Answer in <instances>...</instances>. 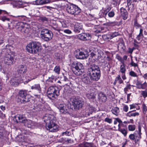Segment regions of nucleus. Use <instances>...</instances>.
I'll return each instance as SVG.
<instances>
[{"label":"nucleus","mask_w":147,"mask_h":147,"mask_svg":"<svg viewBox=\"0 0 147 147\" xmlns=\"http://www.w3.org/2000/svg\"><path fill=\"white\" fill-rule=\"evenodd\" d=\"M18 102L25 104L29 101L27 96V92L25 90H20L18 93Z\"/></svg>","instance_id":"nucleus-8"},{"label":"nucleus","mask_w":147,"mask_h":147,"mask_svg":"<svg viewBox=\"0 0 147 147\" xmlns=\"http://www.w3.org/2000/svg\"><path fill=\"white\" fill-rule=\"evenodd\" d=\"M121 13V16H123V18L124 20L126 19L128 17V13L127 12L126 10L122 7L120 9Z\"/></svg>","instance_id":"nucleus-20"},{"label":"nucleus","mask_w":147,"mask_h":147,"mask_svg":"<svg viewBox=\"0 0 147 147\" xmlns=\"http://www.w3.org/2000/svg\"><path fill=\"white\" fill-rule=\"evenodd\" d=\"M72 70L74 74L77 76L81 75L84 71L82 64L80 62H74L71 64Z\"/></svg>","instance_id":"nucleus-4"},{"label":"nucleus","mask_w":147,"mask_h":147,"mask_svg":"<svg viewBox=\"0 0 147 147\" xmlns=\"http://www.w3.org/2000/svg\"><path fill=\"white\" fill-rule=\"evenodd\" d=\"M63 28H65L67 26V24L66 23V22L65 21H62L60 22Z\"/></svg>","instance_id":"nucleus-52"},{"label":"nucleus","mask_w":147,"mask_h":147,"mask_svg":"<svg viewBox=\"0 0 147 147\" xmlns=\"http://www.w3.org/2000/svg\"><path fill=\"white\" fill-rule=\"evenodd\" d=\"M131 85L130 84H127L125 87L127 89L130 90L131 88Z\"/></svg>","instance_id":"nucleus-64"},{"label":"nucleus","mask_w":147,"mask_h":147,"mask_svg":"<svg viewBox=\"0 0 147 147\" xmlns=\"http://www.w3.org/2000/svg\"><path fill=\"white\" fill-rule=\"evenodd\" d=\"M50 0H36L34 3L35 5H41L49 3Z\"/></svg>","instance_id":"nucleus-19"},{"label":"nucleus","mask_w":147,"mask_h":147,"mask_svg":"<svg viewBox=\"0 0 147 147\" xmlns=\"http://www.w3.org/2000/svg\"><path fill=\"white\" fill-rule=\"evenodd\" d=\"M130 65L134 67H138V65L137 64L134 63L133 61H132L130 63Z\"/></svg>","instance_id":"nucleus-56"},{"label":"nucleus","mask_w":147,"mask_h":147,"mask_svg":"<svg viewBox=\"0 0 147 147\" xmlns=\"http://www.w3.org/2000/svg\"><path fill=\"white\" fill-rule=\"evenodd\" d=\"M120 68V71L122 73H125L126 70L125 65H121Z\"/></svg>","instance_id":"nucleus-40"},{"label":"nucleus","mask_w":147,"mask_h":147,"mask_svg":"<svg viewBox=\"0 0 147 147\" xmlns=\"http://www.w3.org/2000/svg\"><path fill=\"white\" fill-rule=\"evenodd\" d=\"M88 55L86 52H80L78 54L76 55V58L79 59H84L88 57Z\"/></svg>","instance_id":"nucleus-16"},{"label":"nucleus","mask_w":147,"mask_h":147,"mask_svg":"<svg viewBox=\"0 0 147 147\" xmlns=\"http://www.w3.org/2000/svg\"><path fill=\"white\" fill-rule=\"evenodd\" d=\"M40 36L44 40L48 41L51 39L53 34L50 30L47 29H44L41 31Z\"/></svg>","instance_id":"nucleus-7"},{"label":"nucleus","mask_w":147,"mask_h":147,"mask_svg":"<svg viewBox=\"0 0 147 147\" xmlns=\"http://www.w3.org/2000/svg\"><path fill=\"white\" fill-rule=\"evenodd\" d=\"M128 129L130 131H134L136 128V126L134 125H128Z\"/></svg>","instance_id":"nucleus-41"},{"label":"nucleus","mask_w":147,"mask_h":147,"mask_svg":"<svg viewBox=\"0 0 147 147\" xmlns=\"http://www.w3.org/2000/svg\"><path fill=\"white\" fill-rule=\"evenodd\" d=\"M58 108L62 113L66 114L68 113L69 109L65 104H58Z\"/></svg>","instance_id":"nucleus-12"},{"label":"nucleus","mask_w":147,"mask_h":147,"mask_svg":"<svg viewBox=\"0 0 147 147\" xmlns=\"http://www.w3.org/2000/svg\"><path fill=\"white\" fill-rule=\"evenodd\" d=\"M89 111L86 113L85 114V116L87 117L90 115L91 114H92L93 112L94 111V108L92 107H89L88 108Z\"/></svg>","instance_id":"nucleus-32"},{"label":"nucleus","mask_w":147,"mask_h":147,"mask_svg":"<svg viewBox=\"0 0 147 147\" xmlns=\"http://www.w3.org/2000/svg\"><path fill=\"white\" fill-rule=\"evenodd\" d=\"M129 75L133 77H137L138 75L134 71H131L129 72Z\"/></svg>","instance_id":"nucleus-48"},{"label":"nucleus","mask_w":147,"mask_h":147,"mask_svg":"<svg viewBox=\"0 0 147 147\" xmlns=\"http://www.w3.org/2000/svg\"><path fill=\"white\" fill-rule=\"evenodd\" d=\"M27 71L26 67L25 66L21 65L19 66L18 70V73L20 75H22L23 76V74H25Z\"/></svg>","instance_id":"nucleus-18"},{"label":"nucleus","mask_w":147,"mask_h":147,"mask_svg":"<svg viewBox=\"0 0 147 147\" xmlns=\"http://www.w3.org/2000/svg\"><path fill=\"white\" fill-rule=\"evenodd\" d=\"M53 28L54 30L58 31L60 33L63 34L61 31V29H59L58 28H55V27H53Z\"/></svg>","instance_id":"nucleus-60"},{"label":"nucleus","mask_w":147,"mask_h":147,"mask_svg":"<svg viewBox=\"0 0 147 147\" xmlns=\"http://www.w3.org/2000/svg\"><path fill=\"white\" fill-rule=\"evenodd\" d=\"M128 109V107L127 105H125L123 108V110L125 112L127 111Z\"/></svg>","instance_id":"nucleus-61"},{"label":"nucleus","mask_w":147,"mask_h":147,"mask_svg":"<svg viewBox=\"0 0 147 147\" xmlns=\"http://www.w3.org/2000/svg\"><path fill=\"white\" fill-rule=\"evenodd\" d=\"M90 37V34L85 33H82L77 35V38L78 39L84 41L89 39Z\"/></svg>","instance_id":"nucleus-13"},{"label":"nucleus","mask_w":147,"mask_h":147,"mask_svg":"<svg viewBox=\"0 0 147 147\" xmlns=\"http://www.w3.org/2000/svg\"><path fill=\"white\" fill-rule=\"evenodd\" d=\"M40 43L38 42H31L26 46V50L29 53L32 54L38 53L41 49Z\"/></svg>","instance_id":"nucleus-3"},{"label":"nucleus","mask_w":147,"mask_h":147,"mask_svg":"<svg viewBox=\"0 0 147 147\" xmlns=\"http://www.w3.org/2000/svg\"><path fill=\"white\" fill-rule=\"evenodd\" d=\"M128 9H130L131 10L134 9V4H131V3H130L129 5H128Z\"/></svg>","instance_id":"nucleus-57"},{"label":"nucleus","mask_w":147,"mask_h":147,"mask_svg":"<svg viewBox=\"0 0 147 147\" xmlns=\"http://www.w3.org/2000/svg\"><path fill=\"white\" fill-rule=\"evenodd\" d=\"M66 10L68 13L74 16L79 14L81 11L80 9L78 6L73 4L67 5Z\"/></svg>","instance_id":"nucleus-6"},{"label":"nucleus","mask_w":147,"mask_h":147,"mask_svg":"<svg viewBox=\"0 0 147 147\" xmlns=\"http://www.w3.org/2000/svg\"><path fill=\"white\" fill-rule=\"evenodd\" d=\"M70 141V139L69 140L68 139H67L66 138H62L59 140V142L63 144L66 142H69Z\"/></svg>","instance_id":"nucleus-37"},{"label":"nucleus","mask_w":147,"mask_h":147,"mask_svg":"<svg viewBox=\"0 0 147 147\" xmlns=\"http://www.w3.org/2000/svg\"><path fill=\"white\" fill-rule=\"evenodd\" d=\"M55 77L54 76H52L50 77H49V79L47 80V81L53 82L54 81H55Z\"/></svg>","instance_id":"nucleus-43"},{"label":"nucleus","mask_w":147,"mask_h":147,"mask_svg":"<svg viewBox=\"0 0 147 147\" xmlns=\"http://www.w3.org/2000/svg\"><path fill=\"white\" fill-rule=\"evenodd\" d=\"M24 125L28 127V128H33V127L36 125V123L30 120H27L26 119V121L24 123Z\"/></svg>","instance_id":"nucleus-17"},{"label":"nucleus","mask_w":147,"mask_h":147,"mask_svg":"<svg viewBox=\"0 0 147 147\" xmlns=\"http://www.w3.org/2000/svg\"><path fill=\"white\" fill-rule=\"evenodd\" d=\"M110 34H108L107 35H105L102 36V37L103 39L105 40H108L109 39H111L110 38Z\"/></svg>","instance_id":"nucleus-44"},{"label":"nucleus","mask_w":147,"mask_h":147,"mask_svg":"<svg viewBox=\"0 0 147 147\" xmlns=\"http://www.w3.org/2000/svg\"><path fill=\"white\" fill-rule=\"evenodd\" d=\"M118 0H112V4L113 5L114 7H115L117 6L118 3Z\"/></svg>","instance_id":"nucleus-51"},{"label":"nucleus","mask_w":147,"mask_h":147,"mask_svg":"<svg viewBox=\"0 0 147 147\" xmlns=\"http://www.w3.org/2000/svg\"><path fill=\"white\" fill-rule=\"evenodd\" d=\"M5 131L3 130L0 131V138H3L5 136Z\"/></svg>","instance_id":"nucleus-49"},{"label":"nucleus","mask_w":147,"mask_h":147,"mask_svg":"<svg viewBox=\"0 0 147 147\" xmlns=\"http://www.w3.org/2000/svg\"><path fill=\"white\" fill-rule=\"evenodd\" d=\"M124 47V45L123 43H119L118 46V49H123Z\"/></svg>","instance_id":"nucleus-58"},{"label":"nucleus","mask_w":147,"mask_h":147,"mask_svg":"<svg viewBox=\"0 0 147 147\" xmlns=\"http://www.w3.org/2000/svg\"><path fill=\"white\" fill-rule=\"evenodd\" d=\"M101 56L99 52H95V59H99L101 58Z\"/></svg>","instance_id":"nucleus-39"},{"label":"nucleus","mask_w":147,"mask_h":147,"mask_svg":"<svg viewBox=\"0 0 147 147\" xmlns=\"http://www.w3.org/2000/svg\"><path fill=\"white\" fill-rule=\"evenodd\" d=\"M134 134L135 138V142L138 141L141 138V134L138 133V131H135Z\"/></svg>","instance_id":"nucleus-26"},{"label":"nucleus","mask_w":147,"mask_h":147,"mask_svg":"<svg viewBox=\"0 0 147 147\" xmlns=\"http://www.w3.org/2000/svg\"><path fill=\"white\" fill-rule=\"evenodd\" d=\"M108 25L111 26H118V23L117 22H109L108 23Z\"/></svg>","instance_id":"nucleus-42"},{"label":"nucleus","mask_w":147,"mask_h":147,"mask_svg":"<svg viewBox=\"0 0 147 147\" xmlns=\"http://www.w3.org/2000/svg\"><path fill=\"white\" fill-rule=\"evenodd\" d=\"M82 29V24L77 23L74 26V30L75 32L79 33L80 32Z\"/></svg>","instance_id":"nucleus-21"},{"label":"nucleus","mask_w":147,"mask_h":147,"mask_svg":"<svg viewBox=\"0 0 147 147\" xmlns=\"http://www.w3.org/2000/svg\"><path fill=\"white\" fill-rule=\"evenodd\" d=\"M110 39H112L113 38L116 37L119 35V33L118 32H114L111 33L110 34Z\"/></svg>","instance_id":"nucleus-34"},{"label":"nucleus","mask_w":147,"mask_h":147,"mask_svg":"<svg viewBox=\"0 0 147 147\" xmlns=\"http://www.w3.org/2000/svg\"><path fill=\"white\" fill-rule=\"evenodd\" d=\"M136 87L138 89H144L146 87V82H145L142 84L141 81L138 80L136 81Z\"/></svg>","instance_id":"nucleus-14"},{"label":"nucleus","mask_w":147,"mask_h":147,"mask_svg":"<svg viewBox=\"0 0 147 147\" xmlns=\"http://www.w3.org/2000/svg\"><path fill=\"white\" fill-rule=\"evenodd\" d=\"M87 97L89 99H94L95 98V95L93 93H92L90 94L88 93L86 94Z\"/></svg>","instance_id":"nucleus-35"},{"label":"nucleus","mask_w":147,"mask_h":147,"mask_svg":"<svg viewBox=\"0 0 147 147\" xmlns=\"http://www.w3.org/2000/svg\"><path fill=\"white\" fill-rule=\"evenodd\" d=\"M123 125V124L122 123L119 124L118 125V130L123 134L125 136L127 135V132L125 129L122 128L121 127Z\"/></svg>","instance_id":"nucleus-25"},{"label":"nucleus","mask_w":147,"mask_h":147,"mask_svg":"<svg viewBox=\"0 0 147 147\" xmlns=\"http://www.w3.org/2000/svg\"><path fill=\"white\" fill-rule=\"evenodd\" d=\"M47 93L49 98H56L59 95V90L56 86H51L48 88Z\"/></svg>","instance_id":"nucleus-5"},{"label":"nucleus","mask_w":147,"mask_h":147,"mask_svg":"<svg viewBox=\"0 0 147 147\" xmlns=\"http://www.w3.org/2000/svg\"><path fill=\"white\" fill-rule=\"evenodd\" d=\"M70 132L67 131L63 132L62 133V135H65L66 136H69V135Z\"/></svg>","instance_id":"nucleus-59"},{"label":"nucleus","mask_w":147,"mask_h":147,"mask_svg":"<svg viewBox=\"0 0 147 147\" xmlns=\"http://www.w3.org/2000/svg\"><path fill=\"white\" fill-rule=\"evenodd\" d=\"M44 121L46 123V127L47 129L50 132L56 131L58 126L56 124V119L51 115L46 114L43 117Z\"/></svg>","instance_id":"nucleus-2"},{"label":"nucleus","mask_w":147,"mask_h":147,"mask_svg":"<svg viewBox=\"0 0 147 147\" xmlns=\"http://www.w3.org/2000/svg\"><path fill=\"white\" fill-rule=\"evenodd\" d=\"M20 75V78L18 79V82L21 83L24 82V84L27 83L29 81L32 79L28 77H27L25 74H23V76L22 75Z\"/></svg>","instance_id":"nucleus-11"},{"label":"nucleus","mask_w":147,"mask_h":147,"mask_svg":"<svg viewBox=\"0 0 147 147\" xmlns=\"http://www.w3.org/2000/svg\"><path fill=\"white\" fill-rule=\"evenodd\" d=\"M132 111H129L127 114V117H135L136 116H138L139 115V113L138 112H135L134 113H132Z\"/></svg>","instance_id":"nucleus-29"},{"label":"nucleus","mask_w":147,"mask_h":147,"mask_svg":"<svg viewBox=\"0 0 147 147\" xmlns=\"http://www.w3.org/2000/svg\"><path fill=\"white\" fill-rule=\"evenodd\" d=\"M115 81H118V83L119 84H121L123 82V80H122L121 76L120 75H119L116 77L115 78Z\"/></svg>","instance_id":"nucleus-36"},{"label":"nucleus","mask_w":147,"mask_h":147,"mask_svg":"<svg viewBox=\"0 0 147 147\" xmlns=\"http://www.w3.org/2000/svg\"><path fill=\"white\" fill-rule=\"evenodd\" d=\"M54 71L57 74H59L60 71V68L59 66H56L54 68Z\"/></svg>","instance_id":"nucleus-45"},{"label":"nucleus","mask_w":147,"mask_h":147,"mask_svg":"<svg viewBox=\"0 0 147 147\" xmlns=\"http://www.w3.org/2000/svg\"><path fill=\"white\" fill-rule=\"evenodd\" d=\"M31 89L32 90H37L39 93H41V89L39 84H34L31 87Z\"/></svg>","instance_id":"nucleus-24"},{"label":"nucleus","mask_w":147,"mask_h":147,"mask_svg":"<svg viewBox=\"0 0 147 147\" xmlns=\"http://www.w3.org/2000/svg\"><path fill=\"white\" fill-rule=\"evenodd\" d=\"M4 61L5 63L10 65L14 63L15 60L13 56L10 54L6 55L4 58Z\"/></svg>","instance_id":"nucleus-9"},{"label":"nucleus","mask_w":147,"mask_h":147,"mask_svg":"<svg viewBox=\"0 0 147 147\" xmlns=\"http://www.w3.org/2000/svg\"><path fill=\"white\" fill-rule=\"evenodd\" d=\"M111 111L113 114L117 116L119 112V108L115 107L112 109Z\"/></svg>","instance_id":"nucleus-28"},{"label":"nucleus","mask_w":147,"mask_h":147,"mask_svg":"<svg viewBox=\"0 0 147 147\" xmlns=\"http://www.w3.org/2000/svg\"><path fill=\"white\" fill-rule=\"evenodd\" d=\"M77 147H95V146L92 143L84 142L79 144Z\"/></svg>","instance_id":"nucleus-23"},{"label":"nucleus","mask_w":147,"mask_h":147,"mask_svg":"<svg viewBox=\"0 0 147 147\" xmlns=\"http://www.w3.org/2000/svg\"><path fill=\"white\" fill-rule=\"evenodd\" d=\"M15 119L17 122H21L24 123L26 121V117L23 115H17L15 117Z\"/></svg>","instance_id":"nucleus-15"},{"label":"nucleus","mask_w":147,"mask_h":147,"mask_svg":"<svg viewBox=\"0 0 147 147\" xmlns=\"http://www.w3.org/2000/svg\"><path fill=\"white\" fill-rule=\"evenodd\" d=\"M71 100L74 109H78L82 107L83 104L81 101L76 98H71Z\"/></svg>","instance_id":"nucleus-10"},{"label":"nucleus","mask_w":147,"mask_h":147,"mask_svg":"<svg viewBox=\"0 0 147 147\" xmlns=\"http://www.w3.org/2000/svg\"><path fill=\"white\" fill-rule=\"evenodd\" d=\"M23 3L21 1H17L15 3V6L17 8L22 7H23Z\"/></svg>","instance_id":"nucleus-31"},{"label":"nucleus","mask_w":147,"mask_h":147,"mask_svg":"<svg viewBox=\"0 0 147 147\" xmlns=\"http://www.w3.org/2000/svg\"><path fill=\"white\" fill-rule=\"evenodd\" d=\"M141 94L144 98L147 97V90H142L141 91Z\"/></svg>","instance_id":"nucleus-46"},{"label":"nucleus","mask_w":147,"mask_h":147,"mask_svg":"<svg viewBox=\"0 0 147 147\" xmlns=\"http://www.w3.org/2000/svg\"><path fill=\"white\" fill-rule=\"evenodd\" d=\"M116 58L119 61H120L122 59V57L120 56L119 55H116Z\"/></svg>","instance_id":"nucleus-63"},{"label":"nucleus","mask_w":147,"mask_h":147,"mask_svg":"<svg viewBox=\"0 0 147 147\" xmlns=\"http://www.w3.org/2000/svg\"><path fill=\"white\" fill-rule=\"evenodd\" d=\"M105 121L109 123H111L112 121L111 119L108 118H106L105 119Z\"/></svg>","instance_id":"nucleus-54"},{"label":"nucleus","mask_w":147,"mask_h":147,"mask_svg":"<svg viewBox=\"0 0 147 147\" xmlns=\"http://www.w3.org/2000/svg\"><path fill=\"white\" fill-rule=\"evenodd\" d=\"M61 31L68 34H70L72 33L71 31L69 29L61 30Z\"/></svg>","instance_id":"nucleus-50"},{"label":"nucleus","mask_w":147,"mask_h":147,"mask_svg":"<svg viewBox=\"0 0 147 147\" xmlns=\"http://www.w3.org/2000/svg\"><path fill=\"white\" fill-rule=\"evenodd\" d=\"M10 19L7 18L5 16H1L0 17V20H1L3 22L5 21H9Z\"/></svg>","instance_id":"nucleus-38"},{"label":"nucleus","mask_w":147,"mask_h":147,"mask_svg":"<svg viewBox=\"0 0 147 147\" xmlns=\"http://www.w3.org/2000/svg\"><path fill=\"white\" fill-rule=\"evenodd\" d=\"M142 108L143 113L144 114H145L147 111V107L144 103L143 104Z\"/></svg>","instance_id":"nucleus-47"},{"label":"nucleus","mask_w":147,"mask_h":147,"mask_svg":"<svg viewBox=\"0 0 147 147\" xmlns=\"http://www.w3.org/2000/svg\"><path fill=\"white\" fill-rule=\"evenodd\" d=\"M98 98L100 101L105 102L107 100V98L105 94L102 93H100L98 94Z\"/></svg>","instance_id":"nucleus-22"},{"label":"nucleus","mask_w":147,"mask_h":147,"mask_svg":"<svg viewBox=\"0 0 147 147\" xmlns=\"http://www.w3.org/2000/svg\"><path fill=\"white\" fill-rule=\"evenodd\" d=\"M143 29H140V30L139 34L136 37V38L138 40H140L141 39L143 38Z\"/></svg>","instance_id":"nucleus-30"},{"label":"nucleus","mask_w":147,"mask_h":147,"mask_svg":"<svg viewBox=\"0 0 147 147\" xmlns=\"http://www.w3.org/2000/svg\"><path fill=\"white\" fill-rule=\"evenodd\" d=\"M87 74H84L82 76V82L86 84H90L91 80L93 81L98 80L100 77V70L98 66L95 64L91 65L88 69Z\"/></svg>","instance_id":"nucleus-1"},{"label":"nucleus","mask_w":147,"mask_h":147,"mask_svg":"<svg viewBox=\"0 0 147 147\" xmlns=\"http://www.w3.org/2000/svg\"><path fill=\"white\" fill-rule=\"evenodd\" d=\"M108 16L109 17L112 18L115 15V13L113 11H111L108 14Z\"/></svg>","instance_id":"nucleus-53"},{"label":"nucleus","mask_w":147,"mask_h":147,"mask_svg":"<svg viewBox=\"0 0 147 147\" xmlns=\"http://www.w3.org/2000/svg\"><path fill=\"white\" fill-rule=\"evenodd\" d=\"M134 26L136 29L140 28V29H142V27L141 25L140 24L137 22V20L136 19L134 20Z\"/></svg>","instance_id":"nucleus-27"},{"label":"nucleus","mask_w":147,"mask_h":147,"mask_svg":"<svg viewBox=\"0 0 147 147\" xmlns=\"http://www.w3.org/2000/svg\"><path fill=\"white\" fill-rule=\"evenodd\" d=\"M30 28L29 27H26L25 26L22 27L21 31L25 33H28L30 31Z\"/></svg>","instance_id":"nucleus-33"},{"label":"nucleus","mask_w":147,"mask_h":147,"mask_svg":"<svg viewBox=\"0 0 147 147\" xmlns=\"http://www.w3.org/2000/svg\"><path fill=\"white\" fill-rule=\"evenodd\" d=\"M116 120H115L114 121V124L115 125L117 124V122H118L119 123L121 122V123H122V122L119 119H116Z\"/></svg>","instance_id":"nucleus-62"},{"label":"nucleus","mask_w":147,"mask_h":147,"mask_svg":"<svg viewBox=\"0 0 147 147\" xmlns=\"http://www.w3.org/2000/svg\"><path fill=\"white\" fill-rule=\"evenodd\" d=\"M129 138L131 140H135V136L134 134H130L129 136Z\"/></svg>","instance_id":"nucleus-55"}]
</instances>
